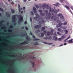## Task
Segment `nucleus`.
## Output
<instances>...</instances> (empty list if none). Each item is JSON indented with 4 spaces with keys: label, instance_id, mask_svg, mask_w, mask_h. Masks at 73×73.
<instances>
[{
    "label": "nucleus",
    "instance_id": "obj_36",
    "mask_svg": "<svg viewBox=\"0 0 73 73\" xmlns=\"http://www.w3.org/2000/svg\"><path fill=\"white\" fill-rule=\"evenodd\" d=\"M45 13H48V10H45L44 11Z\"/></svg>",
    "mask_w": 73,
    "mask_h": 73
},
{
    "label": "nucleus",
    "instance_id": "obj_16",
    "mask_svg": "<svg viewBox=\"0 0 73 73\" xmlns=\"http://www.w3.org/2000/svg\"><path fill=\"white\" fill-rule=\"evenodd\" d=\"M11 11L12 13L13 14L15 13V10H14V9H11Z\"/></svg>",
    "mask_w": 73,
    "mask_h": 73
},
{
    "label": "nucleus",
    "instance_id": "obj_8",
    "mask_svg": "<svg viewBox=\"0 0 73 73\" xmlns=\"http://www.w3.org/2000/svg\"><path fill=\"white\" fill-rule=\"evenodd\" d=\"M59 19V18L57 17L55 19V17H54L53 16H52L51 17L52 20H54V21H56V19Z\"/></svg>",
    "mask_w": 73,
    "mask_h": 73
},
{
    "label": "nucleus",
    "instance_id": "obj_11",
    "mask_svg": "<svg viewBox=\"0 0 73 73\" xmlns=\"http://www.w3.org/2000/svg\"><path fill=\"white\" fill-rule=\"evenodd\" d=\"M44 34L43 33H41L39 34V36L40 37H44Z\"/></svg>",
    "mask_w": 73,
    "mask_h": 73
},
{
    "label": "nucleus",
    "instance_id": "obj_44",
    "mask_svg": "<svg viewBox=\"0 0 73 73\" xmlns=\"http://www.w3.org/2000/svg\"><path fill=\"white\" fill-rule=\"evenodd\" d=\"M9 37V38H11V37Z\"/></svg>",
    "mask_w": 73,
    "mask_h": 73
},
{
    "label": "nucleus",
    "instance_id": "obj_3",
    "mask_svg": "<svg viewBox=\"0 0 73 73\" xmlns=\"http://www.w3.org/2000/svg\"><path fill=\"white\" fill-rule=\"evenodd\" d=\"M57 16L58 17H60V20H62L63 21H64L65 20V19H64V17L63 16V15L61 13H59L57 15Z\"/></svg>",
    "mask_w": 73,
    "mask_h": 73
},
{
    "label": "nucleus",
    "instance_id": "obj_29",
    "mask_svg": "<svg viewBox=\"0 0 73 73\" xmlns=\"http://www.w3.org/2000/svg\"><path fill=\"white\" fill-rule=\"evenodd\" d=\"M39 23L40 24H42V23H45V21H39Z\"/></svg>",
    "mask_w": 73,
    "mask_h": 73
},
{
    "label": "nucleus",
    "instance_id": "obj_22",
    "mask_svg": "<svg viewBox=\"0 0 73 73\" xmlns=\"http://www.w3.org/2000/svg\"><path fill=\"white\" fill-rule=\"evenodd\" d=\"M64 32H66V34H68V32H69V29H67V30H64Z\"/></svg>",
    "mask_w": 73,
    "mask_h": 73
},
{
    "label": "nucleus",
    "instance_id": "obj_54",
    "mask_svg": "<svg viewBox=\"0 0 73 73\" xmlns=\"http://www.w3.org/2000/svg\"><path fill=\"white\" fill-rule=\"evenodd\" d=\"M11 4H12V5H13V4H14V3H13V2H12L11 3Z\"/></svg>",
    "mask_w": 73,
    "mask_h": 73
},
{
    "label": "nucleus",
    "instance_id": "obj_48",
    "mask_svg": "<svg viewBox=\"0 0 73 73\" xmlns=\"http://www.w3.org/2000/svg\"><path fill=\"white\" fill-rule=\"evenodd\" d=\"M25 29H26V30H28V28L27 27H25Z\"/></svg>",
    "mask_w": 73,
    "mask_h": 73
},
{
    "label": "nucleus",
    "instance_id": "obj_61",
    "mask_svg": "<svg viewBox=\"0 0 73 73\" xmlns=\"http://www.w3.org/2000/svg\"><path fill=\"white\" fill-rule=\"evenodd\" d=\"M63 46V44H61L59 46Z\"/></svg>",
    "mask_w": 73,
    "mask_h": 73
},
{
    "label": "nucleus",
    "instance_id": "obj_23",
    "mask_svg": "<svg viewBox=\"0 0 73 73\" xmlns=\"http://www.w3.org/2000/svg\"><path fill=\"white\" fill-rule=\"evenodd\" d=\"M40 39L38 38H34L33 40V41H39Z\"/></svg>",
    "mask_w": 73,
    "mask_h": 73
},
{
    "label": "nucleus",
    "instance_id": "obj_26",
    "mask_svg": "<svg viewBox=\"0 0 73 73\" xmlns=\"http://www.w3.org/2000/svg\"><path fill=\"white\" fill-rule=\"evenodd\" d=\"M5 15H6L7 17H10V15H8V13H5Z\"/></svg>",
    "mask_w": 73,
    "mask_h": 73
},
{
    "label": "nucleus",
    "instance_id": "obj_30",
    "mask_svg": "<svg viewBox=\"0 0 73 73\" xmlns=\"http://www.w3.org/2000/svg\"><path fill=\"white\" fill-rule=\"evenodd\" d=\"M70 38V37H68L64 41V42H66V40H68Z\"/></svg>",
    "mask_w": 73,
    "mask_h": 73
},
{
    "label": "nucleus",
    "instance_id": "obj_13",
    "mask_svg": "<svg viewBox=\"0 0 73 73\" xmlns=\"http://www.w3.org/2000/svg\"><path fill=\"white\" fill-rule=\"evenodd\" d=\"M38 18V17H35L34 18V20H35L36 21H39V19H37Z\"/></svg>",
    "mask_w": 73,
    "mask_h": 73
},
{
    "label": "nucleus",
    "instance_id": "obj_17",
    "mask_svg": "<svg viewBox=\"0 0 73 73\" xmlns=\"http://www.w3.org/2000/svg\"><path fill=\"white\" fill-rule=\"evenodd\" d=\"M58 31H59V32H63V30H62V29H58Z\"/></svg>",
    "mask_w": 73,
    "mask_h": 73
},
{
    "label": "nucleus",
    "instance_id": "obj_19",
    "mask_svg": "<svg viewBox=\"0 0 73 73\" xmlns=\"http://www.w3.org/2000/svg\"><path fill=\"white\" fill-rule=\"evenodd\" d=\"M53 40H54L55 41H57V37H53Z\"/></svg>",
    "mask_w": 73,
    "mask_h": 73
},
{
    "label": "nucleus",
    "instance_id": "obj_59",
    "mask_svg": "<svg viewBox=\"0 0 73 73\" xmlns=\"http://www.w3.org/2000/svg\"><path fill=\"white\" fill-rule=\"evenodd\" d=\"M66 44H67L66 43H64V44H63V45H66Z\"/></svg>",
    "mask_w": 73,
    "mask_h": 73
},
{
    "label": "nucleus",
    "instance_id": "obj_58",
    "mask_svg": "<svg viewBox=\"0 0 73 73\" xmlns=\"http://www.w3.org/2000/svg\"><path fill=\"white\" fill-rule=\"evenodd\" d=\"M24 27H21V29H24Z\"/></svg>",
    "mask_w": 73,
    "mask_h": 73
},
{
    "label": "nucleus",
    "instance_id": "obj_60",
    "mask_svg": "<svg viewBox=\"0 0 73 73\" xmlns=\"http://www.w3.org/2000/svg\"><path fill=\"white\" fill-rule=\"evenodd\" d=\"M9 23H7V25H9Z\"/></svg>",
    "mask_w": 73,
    "mask_h": 73
},
{
    "label": "nucleus",
    "instance_id": "obj_37",
    "mask_svg": "<svg viewBox=\"0 0 73 73\" xmlns=\"http://www.w3.org/2000/svg\"><path fill=\"white\" fill-rule=\"evenodd\" d=\"M40 31L38 29L37 31H36V33H39V32H40Z\"/></svg>",
    "mask_w": 73,
    "mask_h": 73
},
{
    "label": "nucleus",
    "instance_id": "obj_64",
    "mask_svg": "<svg viewBox=\"0 0 73 73\" xmlns=\"http://www.w3.org/2000/svg\"><path fill=\"white\" fill-rule=\"evenodd\" d=\"M2 15L1 14V13H0V17H1V16H2Z\"/></svg>",
    "mask_w": 73,
    "mask_h": 73
},
{
    "label": "nucleus",
    "instance_id": "obj_47",
    "mask_svg": "<svg viewBox=\"0 0 73 73\" xmlns=\"http://www.w3.org/2000/svg\"><path fill=\"white\" fill-rule=\"evenodd\" d=\"M18 9H20V6L19 5H18Z\"/></svg>",
    "mask_w": 73,
    "mask_h": 73
},
{
    "label": "nucleus",
    "instance_id": "obj_40",
    "mask_svg": "<svg viewBox=\"0 0 73 73\" xmlns=\"http://www.w3.org/2000/svg\"><path fill=\"white\" fill-rule=\"evenodd\" d=\"M43 39H45V40H47L48 39V37H46V38H45L44 37V38H43Z\"/></svg>",
    "mask_w": 73,
    "mask_h": 73
},
{
    "label": "nucleus",
    "instance_id": "obj_7",
    "mask_svg": "<svg viewBox=\"0 0 73 73\" xmlns=\"http://www.w3.org/2000/svg\"><path fill=\"white\" fill-rule=\"evenodd\" d=\"M28 44V41H26L21 43L20 45H23V44Z\"/></svg>",
    "mask_w": 73,
    "mask_h": 73
},
{
    "label": "nucleus",
    "instance_id": "obj_35",
    "mask_svg": "<svg viewBox=\"0 0 73 73\" xmlns=\"http://www.w3.org/2000/svg\"><path fill=\"white\" fill-rule=\"evenodd\" d=\"M35 7L37 9H38V8H39V6H38V5H36Z\"/></svg>",
    "mask_w": 73,
    "mask_h": 73
},
{
    "label": "nucleus",
    "instance_id": "obj_14",
    "mask_svg": "<svg viewBox=\"0 0 73 73\" xmlns=\"http://www.w3.org/2000/svg\"><path fill=\"white\" fill-rule=\"evenodd\" d=\"M43 43L44 44H48V45H52V44H53V43H47L46 42H43Z\"/></svg>",
    "mask_w": 73,
    "mask_h": 73
},
{
    "label": "nucleus",
    "instance_id": "obj_33",
    "mask_svg": "<svg viewBox=\"0 0 73 73\" xmlns=\"http://www.w3.org/2000/svg\"><path fill=\"white\" fill-rule=\"evenodd\" d=\"M4 21L2 20L1 21V22H0V25H1V24H2V23H3Z\"/></svg>",
    "mask_w": 73,
    "mask_h": 73
},
{
    "label": "nucleus",
    "instance_id": "obj_57",
    "mask_svg": "<svg viewBox=\"0 0 73 73\" xmlns=\"http://www.w3.org/2000/svg\"><path fill=\"white\" fill-rule=\"evenodd\" d=\"M23 1L24 3H25L27 1V0H23Z\"/></svg>",
    "mask_w": 73,
    "mask_h": 73
},
{
    "label": "nucleus",
    "instance_id": "obj_55",
    "mask_svg": "<svg viewBox=\"0 0 73 73\" xmlns=\"http://www.w3.org/2000/svg\"><path fill=\"white\" fill-rule=\"evenodd\" d=\"M23 10H25V7H23Z\"/></svg>",
    "mask_w": 73,
    "mask_h": 73
},
{
    "label": "nucleus",
    "instance_id": "obj_25",
    "mask_svg": "<svg viewBox=\"0 0 73 73\" xmlns=\"http://www.w3.org/2000/svg\"><path fill=\"white\" fill-rule=\"evenodd\" d=\"M45 29V27H43L41 29V30L42 31H44Z\"/></svg>",
    "mask_w": 73,
    "mask_h": 73
},
{
    "label": "nucleus",
    "instance_id": "obj_12",
    "mask_svg": "<svg viewBox=\"0 0 73 73\" xmlns=\"http://www.w3.org/2000/svg\"><path fill=\"white\" fill-rule=\"evenodd\" d=\"M73 39H71L68 40V43H73Z\"/></svg>",
    "mask_w": 73,
    "mask_h": 73
},
{
    "label": "nucleus",
    "instance_id": "obj_49",
    "mask_svg": "<svg viewBox=\"0 0 73 73\" xmlns=\"http://www.w3.org/2000/svg\"><path fill=\"white\" fill-rule=\"evenodd\" d=\"M30 20L31 23H32V17H31L30 18Z\"/></svg>",
    "mask_w": 73,
    "mask_h": 73
},
{
    "label": "nucleus",
    "instance_id": "obj_4",
    "mask_svg": "<svg viewBox=\"0 0 73 73\" xmlns=\"http://www.w3.org/2000/svg\"><path fill=\"white\" fill-rule=\"evenodd\" d=\"M33 12L34 13H35V15L36 16H38V17H40L39 18L40 20L43 19V18L41 17H40V16L37 14V12L36 10H34V11H33Z\"/></svg>",
    "mask_w": 73,
    "mask_h": 73
},
{
    "label": "nucleus",
    "instance_id": "obj_15",
    "mask_svg": "<svg viewBox=\"0 0 73 73\" xmlns=\"http://www.w3.org/2000/svg\"><path fill=\"white\" fill-rule=\"evenodd\" d=\"M65 38V37H61V38H59L58 39V40L59 41H62V39H64Z\"/></svg>",
    "mask_w": 73,
    "mask_h": 73
},
{
    "label": "nucleus",
    "instance_id": "obj_50",
    "mask_svg": "<svg viewBox=\"0 0 73 73\" xmlns=\"http://www.w3.org/2000/svg\"><path fill=\"white\" fill-rule=\"evenodd\" d=\"M0 11H3V9H1V8H0Z\"/></svg>",
    "mask_w": 73,
    "mask_h": 73
},
{
    "label": "nucleus",
    "instance_id": "obj_1",
    "mask_svg": "<svg viewBox=\"0 0 73 73\" xmlns=\"http://www.w3.org/2000/svg\"><path fill=\"white\" fill-rule=\"evenodd\" d=\"M42 7L43 9H44V8H46L47 9H50L49 10V12H54V13H55V14H57V10L55 9L54 10V9H51V8H50V7H48V5H46L45 4H43L42 5Z\"/></svg>",
    "mask_w": 73,
    "mask_h": 73
},
{
    "label": "nucleus",
    "instance_id": "obj_56",
    "mask_svg": "<svg viewBox=\"0 0 73 73\" xmlns=\"http://www.w3.org/2000/svg\"><path fill=\"white\" fill-rule=\"evenodd\" d=\"M60 1L61 2H63V1H64V0H60Z\"/></svg>",
    "mask_w": 73,
    "mask_h": 73
},
{
    "label": "nucleus",
    "instance_id": "obj_5",
    "mask_svg": "<svg viewBox=\"0 0 73 73\" xmlns=\"http://www.w3.org/2000/svg\"><path fill=\"white\" fill-rule=\"evenodd\" d=\"M46 19H47V20L50 19V17H51V14H50V13L49 12L48 13V14H46Z\"/></svg>",
    "mask_w": 73,
    "mask_h": 73
},
{
    "label": "nucleus",
    "instance_id": "obj_31",
    "mask_svg": "<svg viewBox=\"0 0 73 73\" xmlns=\"http://www.w3.org/2000/svg\"><path fill=\"white\" fill-rule=\"evenodd\" d=\"M67 24V22L66 21H65L63 25H66Z\"/></svg>",
    "mask_w": 73,
    "mask_h": 73
},
{
    "label": "nucleus",
    "instance_id": "obj_42",
    "mask_svg": "<svg viewBox=\"0 0 73 73\" xmlns=\"http://www.w3.org/2000/svg\"><path fill=\"white\" fill-rule=\"evenodd\" d=\"M9 27H10V28H12L13 27V25H11L9 26Z\"/></svg>",
    "mask_w": 73,
    "mask_h": 73
},
{
    "label": "nucleus",
    "instance_id": "obj_46",
    "mask_svg": "<svg viewBox=\"0 0 73 73\" xmlns=\"http://www.w3.org/2000/svg\"><path fill=\"white\" fill-rule=\"evenodd\" d=\"M33 10H34V11H36V9L35 7H33Z\"/></svg>",
    "mask_w": 73,
    "mask_h": 73
},
{
    "label": "nucleus",
    "instance_id": "obj_41",
    "mask_svg": "<svg viewBox=\"0 0 73 73\" xmlns=\"http://www.w3.org/2000/svg\"><path fill=\"white\" fill-rule=\"evenodd\" d=\"M34 45H38V44L37 43H34Z\"/></svg>",
    "mask_w": 73,
    "mask_h": 73
},
{
    "label": "nucleus",
    "instance_id": "obj_34",
    "mask_svg": "<svg viewBox=\"0 0 73 73\" xmlns=\"http://www.w3.org/2000/svg\"><path fill=\"white\" fill-rule=\"evenodd\" d=\"M48 39L49 40H52V37H49Z\"/></svg>",
    "mask_w": 73,
    "mask_h": 73
},
{
    "label": "nucleus",
    "instance_id": "obj_39",
    "mask_svg": "<svg viewBox=\"0 0 73 73\" xmlns=\"http://www.w3.org/2000/svg\"><path fill=\"white\" fill-rule=\"evenodd\" d=\"M31 15H32V16H33V15H34V13H33V12L31 11Z\"/></svg>",
    "mask_w": 73,
    "mask_h": 73
},
{
    "label": "nucleus",
    "instance_id": "obj_38",
    "mask_svg": "<svg viewBox=\"0 0 73 73\" xmlns=\"http://www.w3.org/2000/svg\"><path fill=\"white\" fill-rule=\"evenodd\" d=\"M57 34H58V35H61V33H60V32H57Z\"/></svg>",
    "mask_w": 73,
    "mask_h": 73
},
{
    "label": "nucleus",
    "instance_id": "obj_28",
    "mask_svg": "<svg viewBox=\"0 0 73 73\" xmlns=\"http://www.w3.org/2000/svg\"><path fill=\"white\" fill-rule=\"evenodd\" d=\"M46 35L48 36L50 35V32L49 31H48L46 33Z\"/></svg>",
    "mask_w": 73,
    "mask_h": 73
},
{
    "label": "nucleus",
    "instance_id": "obj_43",
    "mask_svg": "<svg viewBox=\"0 0 73 73\" xmlns=\"http://www.w3.org/2000/svg\"><path fill=\"white\" fill-rule=\"evenodd\" d=\"M39 11L40 12V13H42V11L41 10H39Z\"/></svg>",
    "mask_w": 73,
    "mask_h": 73
},
{
    "label": "nucleus",
    "instance_id": "obj_27",
    "mask_svg": "<svg viewBox=\"0 0 73 73\" xmlns=\"http://www.w3.org/2000/svg\"><path fill=\"white\" fill-rule=\"evenodd\" d=\"M53 30H51L50 31V34L51 35H53Z\"/></svg>",
    "mask_w": 73,
    "mask_h": 73
},
{
    "label": "nucleus",
    "instance_id": "obj_2",
    "mask_svg": "<svg viewBox=\"0 0 73 73\" xmlns=\"http://www.w3.org/2000/svg\"><path fill=\"white\" fill-rule=\"evenodd\" d=\"M19 17V21H20L21 22H22V21H23V16L21 15H13L12 16V18L13 20V23H15V20H16V17Z\"/></svg>",
    "mask_w": 73,
    "mask_h": 73
},
{
    "label": "nucleus",
    "instance_id": "obj_24",
    "mask_svg": "<svg viewBox=\"0 0 73 73\" xmlns=\"http://www.w3.org/2000/svg\"><path fill=\"white\" fill-rule=\"evenodd\" d=\"M26 39L27 40L29 41H31V39L28 37H26Z\"/></svg>",
    "mask_w": 73,
    "mask_h": 73
},
{
    "label": "nucleus",
    "instance_id": "obj_53",
    "mask_svg": "<svg viewBox=\"0 0 73 73\" xmlns=\"http://www.w3.org/2000/svg\"><path fill=\"white\" fill-rule=\"evenodd\" d=\"M0 37H11V36H0ZM11 37H13V36H11Z\"/></svg>",
    "mask_w": 73,
    "mask_h": 73
},
{
    "label": "nucleus",
    "instance_id": "obj_52",
    "mask_svg": "<svg viewBox=\"0 0 73 73\" xmlns=\"http://www.w3.org/2000/svg\"><path fill=\"white\" fill-rule=\"evenodd\" d=\"M24 23H25V24L26 25V24H27V22L26 21H25V22Z\"/></svg>",
    "mask_w": 73,
    "mask_h": 73
},
{
    "label": "nucleus",
    "instance_id": "obj_6",
    "mask_svg": "<svg viewBox=\"0 0 73 73\" xmlns=\"http://www.w3.org/2000/svg\"><path fill=\"white\" fill-rule=\"evenodd\" d=\"M42 26V25L41 24H39V25H36L35 26V28L36 29H37V28L38 29H39V28H40L41 26Z\"/></svg>",
    "mask_w": 73,
    "mask_h": 73
},
{
    "label": "nucleus",
    "instance_id": "obj_9",
    "mask_svg": "<svg viewBox=\"0 0 73 73\" xmlns=\"http://www.w3.org/2000/svg\"><path fill=\"white\" fill-rule=\"evenodd\" d=\"M8 32H9V33H7V34H8V35H10L11 33H12L13 31L11 29H9L8 30Z\"/></svg>",
    "mask_w": 73,
    "mask_h": 73
},
{
    "label": "nucleus",
    "instance_id": "obj_21",
    "mask_svg": "<svg viewBox=\"0 0 73 73\" xmlns=\"http://www.w3.org/2000/svg\"><path fill=\"white\" fill-rule=\"evenodd\" d=\"M65 7L67 9H70V8H69V7H68L67 5L65 6Z\"/></svg>",
    "mask_w": 73,
    "mask_h": 73
},
{
    "label": "nucleus",
    "instance_id": "obj_10",
    "mask_svg": "<svg viewBox=\"0 0 73 73\" xmlns=\"http://www.w3.org/2000/svg\"><path fill=\"white\" fill-rule=\"evenodd\" d=\"M63 23H59L58 25H57V27H60V26L62 25Z\"/></svg>",
    "mask_w": 73,
    "mask_h": 73
},
{
    "label": "nucleus",
    "instance_id": "obj_18",
    "mask_svg": "<svg viewBox=\"0 0 73 73\" xmlns=\"http://www.w3.org/2000/svg\"><path fill=\"white\" fill-rule=\"evenodd\" d=\"M40 15L41 16H45V14L42 13H40Z\"/></svg>",
    "mask_w": 73,
    "mask_h": 73
},
{
    "label": "nucleus",
    "instance_id": "obj_45",
    "mask_svg": "<svg viewBox=\"0 0 73 73\" xmlns=\"http://www.w3.org/2000/svg\"><path fill=\"white\" fill-rule=\"evenodd\" d=\"M43 33H44V34H46V30L44 31H43Z\"/></svg>",
    "mask_w": 73,
    "mask_h": 73
},
{
    "label": "nucleus",
    "instance_id": "obj_51",
    "mask_svg": "<svg viewBox=\"0 0 73 73\" xmlns=\"http://www.w3.org/2000/svg\"><path fill=\"white\" fill-rule=\"evenodd\" d=\"M18 10L19 12L20 13V12H21V10H20V9H18Z\"/></svg>",
    "mask_w": 73,
    "mask_h": 73
},
{
    "label": "nucleus",
    "instance_id": "obj_63",
    "mask_svg": "<svg viewBox=\"0 0 73 73\" xmlns=\"http://www.w3.org/2000/svg\"><path fill=\"white\" fill-rule=\"evenodd\" d=\"M2 34H3V35H5V33H4L3 32H2Z\"/></svg>",
    "mask_w": 73,
    "mask_h": 73
},
{
    "label": "nucleus",
    "instance_id": "obj_32",
    "mask_svg": "<svg viewBox=\"0 0 73 73\" xmlns=\"http://www.w3.org/2000/svg\"><path fill=\"white\" fill-rule=\"evenodd\" d=\"M30 35H31V36H32V37H35V36H33V34H32V32H31V31H30Z\"/></svg>",
    "mask_w": 73,
    "mask_h": 73
},
{
    "label": "nucleus",
    "instance_id": "obj_20",
    "mask_svg": "<svg viewBox=\"0 0 73 73\" xmlns=\"http://www.w3.org/2000/svg\"><path fill=\"white\" fill-rule=\"evenodd\" d=\"M30 62V63L32 64V65H33V66H32V68H33V66H35V63L34 62H32L31 61Z\"/></svg>",
    "mask_w": 73,
    "mask_h": 73
},
{
    "label": "nucleus",
    "instance_id": "obj_62",
    "mask_svg": "<svg viewBox=\"0 0 73 73\" xmlns=\"http://www.w3.org/2000/svg\"><path fill=\"white\" fill-rule=\"evenodd\" d=\"M23 13V11H22L21 12V13L22 14V13Z\"/></svg>",
    "mask_w": 73,
    "mask_h": 73
}]
</instances>
